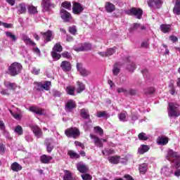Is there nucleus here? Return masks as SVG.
Returning a JSON list of instances; mask_svg holds the SVG:
<instances>
[{"mask_svg": "<svg viewBox=\"0 0 180 180\" xmlns=\"http://www.w3.org/2000/svg\"><path fill=\"white\" fill-rule=\"evenodd\" d=\"M63 180H74V178L72 177V174L70 171L66 170L65 172Z\"/></svg>", "mask_w": 180, "mask_h": 180, "instance_id": "obj_38", "label": "nucleus"}, {"mask_svg": "<svg viewBox=\"0 0 180 180\" xmlns=\"http://www.w3.org/2000/svg\"><path fill=\"white\" fill-rule=\"evenodd\" d=\"M91 139L94 140V143L97 146V147H103V143H102V140L104 142H106V139H99L98 136L91 134L90 135Z\"/></svg>", "mask_w": 180, "mask_h": 180, "instance_id": "obj_17", "label": "nucleus"}, {"mask_svg": "<svg viewBox=\"0 0 180 180\" xmlns=\"http://www.w3.org/2000/svg\"><path fill=\"white\" fill-rule=\"evenodd\" d=\"M22 64L14 62L8 67L7 74L11 77H16V75H19L22 72Z\"/></svg>", "mask_w": 180, "mask_h": 180, "instance_id": "obj_2", "label": "nucleus"}, {"mask_svg": "<svg viewBox=\"0 0 180 180\" xmlns=\"http://www.w3.org/2000/svg\"><path fill=\"white\" fill-rule=\"evenodd\" d=\"M77 68L82 77H88V75L91 74L90 71L86 70L85 68L81 67V63L77 64Z\"/></svg>", "mask_w": 180, "mask_h": 180, "instance_id": "obj_18", "label": "nucleus"}, {"mask_svg": "<svg viewBox=\"0 0 180 180\" xmlns=\"http://www.w3.org/2000/svg\"><path fill=\"white\" fill-rule=\"evenodd\" d=\"M77 108V104L74 100H69L65 103V111L66 112H72V109H75Z\"/></svg>", "mask_w": 180, "mask_h": 180, "instance_id": "obj_15", "label": "nucleus"}, {"mask_svg": "<svg viewBox=\"0 0 180 180\" xmlns=\"http://www.w3.org/2000/svg\"><path fill=\"white\" fill-rule=\"evenodd\" d=\"M51 56H52V58H53V60H55V61H57V60H60V58H61V55L60 53H58V52H56V51H53L51 52Z\"/></svg>", "mask_w": 180, "mask_h": 180, "instance_id": "obj_44", "label": "nucleus"}, {"mask_svg": "<svg viewBox=\"0 0 180 180\" xmlns=\"http://www.w3.org/2000/svg\"><path fill=\"white\" fill-rule=\"evenodd\" d=\"M6 36L11 39L12 41H16V36L11 32H6Z\"/></svg>", "mask_w": 180, "mask_h": 180, "instance_id": "obj_45", "label": "nucleus"}, {"mask_svg": "<svg viewBox=\"0 0 180 180\" xmlns=\"http://www.w3.org/2000/svg\"><path fill=\"white\" fill-rule=\"evenodd\" d=\"M160 30L162 33H169L171 30V25L167 24H162L160 25Z\"/></svg>", "mask_w": 180, "mask_h": 180, "instance_id": "obj_29", "label": "nucleus"}, {"mask_svg": "<svg viewBox=\"0 0 180 180\" xmlns=\"http://www.w3.org/2000/svg\"><path fill=\"white\" fill-rule=\"evenodd\" d=\"M66 92L68 95H72V96L75 95V86H68L66 87Z\"/></svg>", "mask_w": 180, "mask_h": 180, "instance_id": "obj_35", "label": "nucleus"}, {"mask_svg": "<svg viewBox=\"0 0 180 180\" xmlns=\"http://www.w3.org/2000/svg\"><path fill=\"white\" fill-rule=\"evenodd\" d=\"M120 67H122V63L120 62H117L113 65V75H117L119 72H120Z\"/></svg>", "mask_w": 180, "mask_h": 180, "instance_id": "obj_27", "label": "nucleus"}, {"mask_svg": "<svg viewBox=\"0 0 180 180\" xmlns=\"http://www.w3.org/2000/svg\"><path fill=\"white\" fill-rule=\"evenodd\" d=\"M69 32L71 33V34L75 36V34H77V27L75 25L70 27Z\"/></svg>", "mask_w": 180, "mask_h": 180, "instance_id": "obj_53", "label": "nucleus"}, {"mask_svg": "<svg viewBox=\"0 0 180 180\" xmlns=\"http://www.w3.org/2000/svg\"><path fill=\"white\" fill-rule=\"evenodd\" d=\"M139 140H141V141H147V140L149 139L148 135L144 132H141L138 135Z\"/></svg>", "mask_w": 180, "mask_h": 180, "instance_id": "obj_36", "label": "nucleus"}, {"mask_svg": "<svg viewBox=\"0 0 180 180\" xmlns=\"http://www.w3.org/2000/svg\"><path fill=\"white\" fill-rule=\"evenodd\" d=\"M169 40H171L172 43H176V41H178V37L176 36L172 35L169 37Z\"/></svg>", "mask_w": 180, "mask_h": 180, "instance_id": "obj_63", "label": "nucleus"}, {"mask_svg": "<svg viewBox=\"0 0 180 180\" xmlns=\"http://www.w3.org/2000/svg\"><path fill=\"white\" fill-rule=\"evenodd\" d=\"M34 89H36V91H43L42 84L40 82H35Z\"/></svg>", "mask_w": 180, "mask_h": 180, "instance_id": "obj_52", "label": "nucleus"}, {"mask_svg": "<svg viewBox=\"0 0 180 180\" xmlns=\"http://www.w3.org/2000/svg\"><path fill=\"white\" fill-rule=\"evenodd\" d=\"M80 116L83 119H85L86 120L84 121V129L85 131L89 130L91 128V124L92 123V121L89 118V111L85 108H82L80 110Z\"/></svg>", "mask_w": 180, "mask_h": 180, "instance_id": "obj_4", "label": "nucleus"}, {"mask_svg": "<svg viewBox=\"0 0 180 180\" xmlns=\"http://www.w3.org/2000/svg\"><path fill=\"white\" fill-rule=\"evenodd\" d=\"M97 117H105L108 119V117H110V115H109V113L106 111H100L97 112Z\"/></svg>", "mask_w": 180, "mask_h": 180, "instance_id": "obj_39", "label": "nucleus"}, {"mask_svg": "<svg viewBox=\"0 0 180 180\" xmlns=\"http://www.w3.org/2000/svg\"><path fill=\"white\" fill-rule=\"evenodd\" d=\"M115 51H116V47L108 49L106 52H99L98 53L102 57H108L109 56H112Z\"/></svg>", "mask_w": 180, "mask_h": 180, "instance_id": "obj_24", "label": "nucleus"}, {"mask_svg": "<svg viewBox=\"0 0 180 180\" xmlns=\"http://www.w3.org/2000/svg\"><path fill=\"white\" fill-rule=\"evenodd\" d=\"M11 168L14 172H19V171H22V165L18 163V162H15L12 163V165H11Z\"/></svg>", "mask_w": 180, "mask_h": 180, "instance_id": "obj_26", "label": "nucleus"}, {"mask_svg": "<svg viewBox=\"0 0 180 180\" xmlns=\"http://www.w3.org/2000/svg\"><path fill=\"white\" fill-rule=\"evenodd\" d=\"M92 49V45L90 43L82 44L81 46H74L75 51H88Z\"/></svg>", "mask_w": 180, "mask_h": 180, "instance_id": "obj_9", "label": "nucleus"}, {"mask_svg": "<svg viewBox=\"0 0 180 180\" xmlns=\"http://www.w3.org/2000/svg\"><path fill=\"white\" fill-rule=\"evenodd\" d=\"M60 68L63 71H70L71 70V63L70 62L64 60L60 64Z\"/></svg>", "mask_w": 180, "mask_h": 180, "instance_id": "obj_25", "label": "nucleus"}, {"mask_svg": "<svg viewBox=\"0 0 180 180\" xmlns=\"http://www.w3.org/2000/svg\"><path fill=\"white\" fill-rule=\"evenodd\" d=\"M166 159L168 161L172 162V166L173 169H175L173 172V175L176 176V178H179L180 176V155L177 152L174 151L172 149H169L167 151V154L166 155Z\"/></svg>", "mask_w": 180, "mask_h": 180, "instance_id": "obj_1", "label": "nucleus"}, {"mask_svg": "<svg viewBox=\"0 0 180 180\" xmlns=\"http://www.w3.org/2000/svg\"><path fill=\"white\" fill-rule=\"evenodd\" d=\"M44 43H49V41H51L54 39V34H53V31L49 30L46 32L41 33Z\"/></svg>", "mask_w": 180, "mask_h": 180, "instance_id": "obj_12", "label": "nucleus"}, {"mask_svg": "<svg viewBox=\"0 0 180 180\" xmlns=\"http://www.w3.org/2000/svg\"><path fill=\"white\" fill-rule=\"evenodd\" d=\"M68 155H70V158L77 159L79 158V155L75 153L74 150H69L68 152Z\"/></svg>", "mask_w": 180, "mask_h": 180, "instance_id": "obj_42", "label": "nucleus"}, {"mask_svg": "<svg viewBox=\"0 0 180 180\" xmlns=\"http://www.w3.org/2000/svg\"><path fill=\"white\" fill-rule=\"evenodd\" d=\"M173 12L175 13V15H180V0H176Z\"/></svg>", "mask_w": 180, "mask_h": 180, "instance_id": "obj_30", "label": "nucleus"}, {"mask_svg": "<svg viewBox=\"0 0 180 180\" xmlns=\"http://www.w3.org/2000/svg\"><path fill=\"white\" fill-rule=\"evenodd\" d=\"M127 70H128V71H130V72H134V70H136V63L129 62Z\"/></svg>", "mask_w": 180, "mask_h": 180, "instance_id": "obj_41", "label": "nucleus"}, {"mask_svg": "<svg viewBox=\"0 0 180 180\" xmlns=\"http://www.w3.org/2000/svg\"><path fill=\"white\" fill-rule=\"evenodd\" d=\"M60 15L62 20L66 23H72L74 22V18H72L71 13L64 8H60Z\"/></svg>", "mask_w": 180, "mask_h": 180, "instance_id": "obj_5", "label": "nucleus"}, {"mask_svg": "<svg viewBox=\"0 0 180 180\" xmlns=\"http://www.w3.org/2000/svg\"><path fill=\"white\" fill-rule=\"evenodd\" d=\"M0 26H4L6 29H12L13 27V25L12 23H6L2 21H0Z\"/></svg>", "mask_w": 180, "mask_h": 180, "instance_id": "obj_50", "label": "nucleus"}, {"mask_svg": "<svg viewBox=\"0 0 180 180\" xmlns=\"http://www.w3.org/2000/svg\"><path fill=\"white\" fill-rule=\"evenodd\" d=\"M139 172L141 174H146L147 169H148V165L147 163H143L139 165Z\"/></svg>", "mask_w": 180, "mask_h": 180, "instance_id": "obj_32", "label": "nucleus"}, {"mask_svg": "<svg viewBox=\"0 0 180 180\" xmlns=\"http://www.w3.org/2000/svg\"><path fill=\"white\" fill-rule=\"evenodd\" d=\"M127 117L128 119H130L131 123H134V122L139 119V117L136 113H131V115L128 116Z\"/></svg>", "mask_w": 180, "mask_h": 180, "instance_id": "obj_51", "label": "nucleus"}, {"mask_svg": "<svg viewBox=\"0 0 180 180\" xmlns=\"http://www.w3.org/2000/svg\"><path fill=\"white\" fill-rule=\"evenodd\" d=\"M30 129L37 139L43 137V131L37 125H30Z\"/></svg>", "mask_w": 180, "mask_h": 180, "instance_id": "obj_11", "label": "nucleus"}, {"mask_svg": "<svg viewBox=\"0 0 180 180\" xmlns=\"http://www.w3.org/2000/svg\"><path fill=\"white\" fill-rule=\"evenodd\" d=\"M77 94H81V92H83V91H85V84L84 83L78 81L77 82Z\"/></svg>", "mask_w": 180, "mask_h": 180, "instance_id": "obj_31", "label": "nucleus"}, {"mask_svg": "<svg viewBox=\"0 0 180 180\" xmlns=\"http://www.w3.org/2000/svg\"><path fill=\"white\" fill-rule=\"evenodd\" d=\"M5 86L7 89H11L12 91H15V89H16V84L15 83H5Z\"/></svg>", "mask_w": 180, "mask_h": 180, "instance_id": "obj_43", "label": "nucleus"}, {"mask_svg": "<svg viewBox=\"0 0 180 180\" xmlns=\"http://www.w3.org/2000/svg\"><path fill=\"white\" fill-rule=\"evenodd\" d=\"M105 8L108 13H112V12H114V11L116 9V7L113 4L108 1L105 3Z\"/></svg>", "mask_w": 180, "mask_h": 180, "instance_id": "obj_23", "label": "nucleus"}, {"mask_svg": "<svg viewBox=\"0 0 180 180\" xmlns=\"http://www.w3.org/2000/svg\"><path fill=\"white\" fill-rule=\"evenodd\" d=\"M53 51H56L58 53H61L63 51V46H61V44H56L53 48Z\"/></svg>", "mask_w": 180, "mask_h": 180, "instance_id": "obj_49", "label": "nucleus"}, {"mask_svg": "<svg viewBox=\"0 0 180 180\" xmlns=\"http://www.w3.org/2000/svg\"><path fill=\"white\" fill-rule=\"evenodd\" d=\"M94 130L96 133H98V134H100V136L103 135V129H102V128H101L100 127H94Z\"/></svg>", "mask_w": 180, "mask_h": 180, "instance_id": "obj_55", "label": "nucleus"}, {"mask_svg": "<svg viewBox=\"0 0 180 180\" xmlns=\"http://www.w3.org/2000/svg\"><path fill=\"white\" fill-rule=\"evenodd\" d=\"M120 157L119 156H111L108 158V161L111 164H119Z\"/></svg>", "mask_w": 180, "mask_h": 180, "instance_id": "obj_34", "label": "nucleus"}, {"mask_svg": "<svg viewBox=\"0 0 180 180\" xmlns=\"http://www.w3.org/2000/svg\"><path fill=\"white\" fill-rule=\"evenodd\" d=\"M65 134L70 139H77V137H79L81 132L77 127H70L65 131Z\"/></svg>", "mask_w": 180, "mask_h": 180, "instance_id": "obj_6", "label": "nucleus"}, {"mask_svg": "<svg viewBox=\"0 0 180 180\" xmlns=\"http://www.w3.org/2000/svg\"><path fill=\"white\" fill-rule=\"evenodd\" d=\"M161 174L165 176H172V175H174V167H172V162H171V167L164 166L161 169Z\"/></svg>", "mask_w": 180, "mask_h": 180, "instance_id": "obj_8", "label": "nucleus"}, {"mask_svg": "<svg viewBox=\"0 0 180 180\" xmlns=\"http://www.w3.org/2000/svg\"><path fill=\"white\" fill-rule=\"evenodd\" d=\"M25 139L28 143H32V141H33V137L30 134H27Z\"/></svg>", "mask_w": 180, "mask_h": 180, "instance_id": "obj_60", "label": "nucleus"}, {"mask_svg": "<svg viewBox=\"0 0 180 180\" xmlns=\"http://www.w3.org/2000/svg\"><path fill=\"white\" fill-rule=\"evenodd\" d=\"M125 13L129 16H135L136 19H141L143 16V10L141 8H132L131 9L126 10Z\"/></svg>", "mask_w": 180, "mask_h": 180, "instance_id": "obj_7", "label": "nucleus"}, {"mask_svg": "<svg viewBox=\"0 0 180 180\" xmlns=\"http://www.w3.org/2000/svg\"><path fill=\"white\" fill-rule=\"evenodd\" d=\"M127 112L124 111L118 115V117L121 122H127Z\"/></svg>", "mask_w": 180, "mask_h": 180, "instance_id": "obj_37", "label": "nucleus"}, {"mask_svg": "<svg viewBox=\"0 0 180 180\" xmlns=\"http://www.w3.org/2000/svg\"><path fill=\"white\" fill-rule=\"evenodd\" d=\"M51 160H53V157L47 155H42L40 157V161L42 164H50Z\"/></svg>", "mask_w": 180, "mask_h": 180, "instance_id": "obj_22", "label": "nucleus"}, {"mask_svg": "<svg viewBox=\"0 0 180 180\" xmlns=\"http://www.w3.org/2000/svg\"><path fill=\"white\" fill-rule=\"evenodd\" d=\"M51 85V82L46 81L44 84H42V91H50V86Z\"/></svg>", "mask_w": 180, "mask_h": 180, "instance_id": "obj_48", "label": "nucleus"}, {"mask_svg": "<svg viewBox=\"0 0 180 180\" xmlns=\"http://www.w3.org/2000/svg\"><path fill=\"white\" fill-rule=\"evenodd\" d=\"M30 112H32V113H35L36 115H39V116L46 115V112L44 111V109L40 108L39 107H34V106L30 107Z\"/></svg>", "mask_w": 180, "mask_h": 180, "instance_id": "obj_16", "label": "nucleus"}, {"mask_svg": "<svg viewBox=\"0 0 180 180\" xmlns=\"http://www.w3.org/2000/svg\"><path fill=\"white\" fill-rule=\"evenodd\" d=\"M63 57H64L65 58H71V53H68V52H63L62 53Z\"/></svg>", "mask_w": 180, "mask_h": 180, "instance_id": "obj_64", "label": "nucleus"}, {"mask_svg": "<svg viewBox=\"0 0 180 180\" xmlns=\"http://www.w3.org/2000/svg\"><path fill=\"white\" fill-rule=\"evenodd\" d=\"M54 139L51 138L46 139L45 140V146L46 147L47 153H51V151H53V149L54 148Z\"/></svg>", "mask_w": 180, "mask_h": 180, "instance_id": "obj_13", "label": "nucleus"}, {"mask_svg": "<svg viewBox=\"0 0 180 180\" xmlns=\"http://www.w3.org/2000/svg\"><path fill=\"white\" fill-rule=\"evenodd\" d=\"M25 44H27L28 46H36V43H34V41L31 40L30 38L29 39H27V41L25 42Z\"/></svg>", "mask_w": 180, "mask_h": 180, "instance_id": "obj_62", "label": "nucleus"}, {"mask_svg": "<svg viewBox=\"0 0 180 180\" xmlns=\"http://www.w3.org/2000/svg\"><path fill=\"white\" fill-rule=\"evenodd\" d=\"M31 72L32 74H34V75H39V74H40V69L32 68Z\"/></svg>", "mask_w": 180, "mask_h": 180, "instance_id": "obj_59", "label": "nucleus"}, {"mask_svg": "<svg viewBox=\"0 0 180 180\" xmlns=\"http://www.w3.org/2000/svg\"><path fill=\"white\" fill-rule=\"evenodd\" d=\"M76 167L77 168V171L81 172V174H86V172H87L89 169L88 165H86V164L84 163L83 162H78Z\"/></svg>", "mask_w": 180, "mask_h": 180, "instance_id": "obj_14", "label": "nucleus"}, {"mask_svg": "<svg viewBox=\"0 0 180 180\" xmlns=\"http://www.w3.org/2000/svg\"><path fill=\"white\" fill-rule=\"evenodd\" d=\"M150 150V146L147 145H141V146L138 149V153L144 154L147 153Z\"/></svg>", "mask_w": 180, "mask_h": 180, "instance_id": "obj_28", "label": "nucleus"}, {"mask_svg": "<svg viewBox=\"0 0 180 180\" xmlns=\"http://www.w3.org/2000/svg\"><path fill=\"white\" fill-rule=\"evenodd\" d=\"M155 92V89L154 87H150L148 89L147 91H145L146 95H153Z\"/></svg>", "mask_w": 180, "mask_h": 180, "instance_id": "obj_56", "label": "nucleus"}, {"mask_svg": "<svg viewBox=\"0 0 180 180\" xmlns=\"http://www.w3.org/2000/svg\"><path fill=\"white\" fill-rule=\"evenodd\" d=\"M41 6L43 12H49L50 11V6H51L50 0H42Z\"/></svg>", "mask_w": 180, "mask_h": 180, "instance_id": "obj_19", "label": "nucleus"}, {"mask_svg": "<svg viewBox=\"0 0 180 180\" xmlns=\"http://www.w3.org/2000/svg\"><path fill=\"white\" fill-rule=\"evenodd\" d=\"M169 141V139L167 136H159L158 138V144L159 146H167V144H168Z\"/></svg>", "mask_w": 180, "mask_h": 180, "instance_id": "obj_21", "label": "nucleus"}, {"mask_svg": "<svg viewBox=\"0 0 180 180\" xmlns=\"http://www.w3.org/2000/svg\"><path fill=\"white\" fill-rule=\"evenodd\" d=\"M32 51H33V53H34V54H36L37 56H39V57H40L41 53H40V49H39V48H37V47L33 48Z\"/></svg>", "mask_w": 180, "mask_h": 180, "instance_id": "obj_61", "label": "nucleus"}, {"mask_svg": "<svg viewBox=\"0 0 180 180\" xmlns=\"http://www.w3.org/2000/svg\"><path fill=\"white\" fill-rule=\"evenodd\" d=\"M52 95L54 98H60V96H61V92L58 90L53 89L52 90Z\"/></svg>", "mask_w": 180, "mask_h": 180, "instance_id": "obj_54", "label": "nucleus"}, {"mask_svg": "<svg viewBox=\"0 0 180 180\" xmlns=\"http://www.w3.org/2000/svg\"><path fill=\"white\" fill-rule=\"evenodd\" d=\"M82 178L83 180H92V176L89 174H82Z\"/></svg>", "mask_w": 180, "mask_h": 180, "instance_id": "obj_58", "label": "nucleus"}, {"mask_svg": "<svg viewBox=\"0 0 180 180\" xmlns=\"http://www.w3.org/2000/svg\"><path fill=\"white\" fill-rule=\"evenodd\" d=\"M27 9L29 13H31V15H34V13H37V8L34 6H28Z\"/></svg>", "mask_w": 180, "mask_h": 180, "instance_id": "obj_46", "label": "nucleus"}, {"mask_svg": "<svg viewBox=\"0 0 180 180\" xmlns=\"http://www.w3.org/2000/svg\"><path fill=\"white\" fill-rule=\"evenodd\" d=\"M14 131L18 136H22V134H23V129L20 125L16 126L15 128L14 129Z\"/></svg>", "mask_w": 180, "mask_h": 180, "instance_id": "obj_40", "label": "nucleus"}, {"mask_svg": "<svg viewBox=\"0 0 180 180\" xmlns=\"http://www.w3.org/2000/svg\"><path fill=\"white\" fill-rule=\"evenodd\" d=\"M72 9L74 15H81V13H82V11H84V7L82 6V5H81V4L75 2L73 4Z\"/></svg>", "mask_w": 180, "mask_h": 180, "instance_id": "obj_10", "label": "nucleus"}, {"mask_svg": "<svg viewBox=\"0 0 180 180\" xmlns=\"http://www.w3.org/2000/svg\"><path fill=\"white\" fill-rule=\"evenodd\" d=\"M17 13H18V15H22V13H26V4H20L19 5Z\"/></svg>", "mask_w": 180, "mask_h": 180, "instance_id": "obj_33", "label": "nucleus"}, {"mask_svg": "<svg viewBox=\"0 0 180 180\" xmlns=\"http://www.w3.org/2000/svg\"><path fill=\"white\" fill-rule=\"evenodd\" d=\"M139 27H140V29H141V30H146V26L142 25L141 26L140 24L138 23H134L133 25V29H139Z\"/></svg>", "mask_w": 180, "mask_h": 180, "instance_id": "obj_57", "label": "nucleus"}, {"mask_svg": "<svg viewBox=\"0 0 180 180\" xmlns=\"http://www.w3.org/2000/svg\"><path fill=\"white\" fill-rule=\"evenodd\" d=\"M61 6L67 9L68 11H71V2L64 1L62 3Z\"/></svg>", "mask_w": 180, "mask_h": 180, "instance_id": "obj_47", "label": "nucleus"}, {"mask_svg": "<svg viewBox=\"0 0 180 180\" xmlns=\"http://www.w3.org/2000/svg\"><path fill=\"white\" fill-rule=\"evenodd\" d=\"M167 112L169 117H178L179 113V105L176 103H169Z\"/></svg>", "mask_w": 180, "mask_h": 180, "instance_id": "obj_3", "label": "nucleus"}, {"mask_svg": "<svg viewBox=\"0 0 180 180\" xmlns=\"http://www.w3.org/2000/svg\"><path fill=\"white\" fill-rule=\"evenodd\" d=\"M148 5L150 8H153L155 5L158 9H160V8H161V0H149L148 1Z\"/></svg>", "mask_w": 180, "mask_h": 180, "instance_id": "obj_20", "label": "nucleus"}]
</instances>
